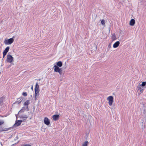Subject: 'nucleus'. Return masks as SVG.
<instances>
[{
	"label": "nucleus",
	"instance_id": "2f4dec72",
	"mask_svg": "<svg viewBox=\"0 0 146 146\" xmlns=\"http://www.w3.org/2000/svg\"><path fill=\"white\" fill-rule=\"evenodd\" d=\"M66 68V67H65V68H64V69H65Z\"/></svg>",
	"mask_w": 146,
	"mask_h": 146
},
{
	"label": "nucleus",
	"instance_id": "c756f323",
	"mask_svg": "<svg viewBox=\"0 0 146 146\" xmlns=\"http://www.w3.org/2000/svg\"><path fill=\"white\" fill-rule=\"evenodd\" d=\"M31 89L33 90V86H32L31 88Z\"/></svg>",
	"mask_w": 146,
	"mask_h": 146
},
{
	"label": "nucleus",
	"instance_id": "c85d7f7f",
	"mask_svg": "<svg viewBox=\"0 0 146 146\" xmlns=\"http://www.w3.org/2000/svg\"><path fill=\"white\" fill-rule=\"evenodd\" d=\"M26 109H27V111H28V110H29V108H28V106H27V107H26Z\"/></svg>",
	"mask_w": 146,
	"mask_h": 146
},
{
	"label": "nucleus",
	"instance_id": "b1692460",
	"mask_svg": "<svg viewBox=\"0 0 146 146\" xmlns=\"http://www.w3.org/2000/svg\"><path fill=\"white\" fill-rule=\"evenodd\" d=\"M4 123V121H0V125L3 124Z\"/></svg>",
	"mask_w": 146,
	"mask_h": 146
},
{
	"label": "nucleus",
	"instance_id": "20e7f679",
	"mask_svg": "<svg viewBox=\"0 0 146 146\" xmlns=\"http://www.w3.org/2000/svg\"><path fill=\"white\" fill-rule=\"evenodd\" d=\"M113 97L112 96H109L107 98V100L109 101L108 103L110 106H111L113 102Z\"/></svg>",
	"mask_w": 146,
	"mask_h": 146
},
{
	"label": "nucleus",
	"instance_id": "a211bd4d",
	"mask_svg": "<svg viewBox=\"0 0 146 146\" xmlns=\"http://www.w3.org/2000/svg\"><path fill=\"white\" fill-rule=\"evenodd\" d=\"M29 100H27L24 103V105L25 106L26 105H27V106H28V105L29 104Z\"/></svg>",
	"mask_w": 146,
	"mask_h": 146
},
{
	"label": "nucleus",
	"instance_id": "a878e982",
	"mask_svg": "<svg viewBox=\"0 0 146 146\" xmlns=\"http://www.w3.org/2000/svg\"><path fill=\"white\" fill-rule=\"evenodd\" d=\"M8 130V129H4V130H2V131H7Z\"/></svg>",
	"mask_w": 146,
	"mask_h": 146
},
{
	"label": "nucleus",
	"instance_id": "5701e85b",
	"mask_svg": "<svg viewBox=\"0 0 146 146\" xmlns=\"http://www.w3.org/2000/svg\"><path fill=\"white\" fill-rule=\"evenodd\" d=\"M25 111L24 110H23L22 109H21L19 111V112H18V114H19V113H23V112H24V111Z\"/></svg>",
	"mask_w": 146,
	"mask_h": 146
},
{
	"label": "nucleus",
	"instance_id": "6e6552de",
	"mask_svg": "<svg viewBox=\"0 0 146 146\" xmlns=\"http://www.w3.org/2000/svg\"><path fill=\"white\" fill-rule=\"evenodd\" d=\"M59 115L58 114L54 115L52 116L53 119L54 121H57L59 118Z\"/></svg>",
	"mask_w": 146,
	"mask_h": 146
},
{
	"label": "nucleus",
	"instance_id": "dca6fc26",
	"mask_svg": "<svg viewBox=\"0 0 146 146\" xmlns=\"http://www.w3.org/2000/svg\"><path fill=\"white\" fill-rule=\"evenodd\" d=\"M88 142L87 141H86L84 143H83L82 144V146H88Z\"/></svg>",
	"mask_w": 146,
	"mask_h": 146
},
{
	"label": "nucleus",
	"instance_id": "cd10ccee",
	"mask_svg": "<svg viewBox=\"0 0 146 146\" xmlns=\"http://www.w3.org/2000/svg\"><path fill=\"white\" fill-rule=\"evenodd\" d=\"M6 54L3 53V58H4L5 56L6 55Z\"/></svg>",
	"mask_w": 146,
	"mask_h": 146
},
{
	"label": "nucleus",
	"instance_id": "9b49d317",
	"mask_svg": "<svg viewBox=\"0 0 146 146\" xmlns=\"http://www.w3.org/2000/svg\"><path fill=\"white\" fill-rule=\"evenodd\" d=\"M20 117L21 118H24V120H25L28 118V117L26 115L23 114L20 115ZM23 121H24V120Z\"/></svg>",
	"mask_w": 146,
	"mask_h": 146
},
{
	"label": "nucleus",
	"instance_id": "6ab92c4d",
	"mask_svg": "<svg viewBox=\"0 0 146 146\" xmlns=\"http://www.w3.org/2000/svg\"><path fill=\"white\" fill-rule=\"evenodd\" d=\"M35 89H39V86L37 82L36 83Z\"/></svg>",
	"mask_w": 146,
	"mask_h": 146
},
{
	"label": "nucleus",
	"instance_id": "0eeeda50",
	"mask_svg": "<svg viewBox=\"0 0 146 146\" xmlns=\"http://www.w3.org/2000/svg\"><path fill=\"white\" fill-rule=\"evenodd\" d=\"M23 121L22 120H19L16 121L15 123L14 124V125L15 126H19L21 123V122Z\"/></svg>",
	"mask_w": 146,
	"mask_h": 146
},
{
	"label": "nucleus",
	"instance_id": "423d86ee",
	"mask_svg": "<svg viewBox=\"0 0 146 146\" xmlns=\"http://www.w3.org/2000/svg\"><path fill=\"white\" fill-rule=\"evenodd\" d=\"M44 123L47 125H48L50 124V121L47 117H45L44 118Z\"/></svg>",
	"mask_w": 146,
	"mask_h": 146
},
{
	"label": "nucleus",
	"instance_id": "aec40b11",
	"mask_svg": "<svg viewBox=\"0 0 146 146\" xmlns=\"http://www.w3.org/2000/svg\"><path fill=\"white\" fill-rule=\"evenodd\" d=\"M101 23L103 25H104L105 24V21L103 19L101 21Z\"/></svg>",
	"mask_w": 146,
	"mask_h": 146
},
{
	"label": "nucleus",
	"instance_id": "7ed1b4c3",
	"mask_svg": "<svg viewBox=\"0 0 146 146\" xmlns=\"http://www.w3.org/2000/svg\"><path fill=\"white\" fill-rule=\"evenodd\" d=\"M14 39L11 38L7 40H5L4 41V43L6 45L10 44L14 41Z\"/></svg>",
	"mask_w": 146,
	"mask_h": 146
},
{
	"label": "nucleus",
	"instance_id": "4468645a",
	"mask_svg": "<svg viewBox=\"0 0 146 146\" xmlns=\"http://www.w3.org/2000/svg\"><path fill=\"white\" fill-rule=\"evenodd\" d=\"M9 46L7 47L5 49V50H4L3 53H5V54H7V52H8L9 49Z\"/></svg>",
	"mask_w": 146,
	"mask_h": 146
},
{
	"label": "nucleus",
	"instance_id": "393cba45",
	"mask_svg": "<svg viewBox=\"0 0 146 146\" xmlns=\"http://www.w3.org/2000/svg\"><path fill=\"white\" fill-rule=\"evenodd\" d=\"M3 101V98H0V104Z\"/></svg>",
	"mask_w": 146,
	"mask_h": 146
},
{
	"label": "nucleus",
	"instance_id": "9d476101",
	"mask_svg": "<svg viewBox=\"0 0 146 146\" xmlns=\"http://www.w3.org/2000/svg\"><path fill=\"white\" fill-rule=\"evenodd\" d=\"M120 44V42L119 41H117L115 43L113 44V47L114 48H116Z\"/></svg>",
	"mask_w": 146,
	"mask_h": 146
},
{
	"label": "nucleus",
	"instance_id": "7c9ffc66",
	"mask_svg": "<svg viewBox=\"0 0 146 146\" xmlns=\"http://www.w3.org/2000/svg\"><path fill=\"white\" fill-rule=\"evenodd\" d=\"M18 138V137H16L15 139H17Z\"/></svg>",
	"mask_w": 146,
	"mask_h": 146
},
{
	"label": "nucleus",
	"instance_id": "39448f33",
	"mask_svg": "<svg viewBox=\"0 0 146 146\" xmlns=\"http://www.w3.org/2000/svg\"><path fill=\"white\" fill-rule=\"evenodd\" d=\"M13 58L11 55L8 54L7 55V57L6 60L7 62L11 63L13 60Z\"/></svg>",
	"mask_w": 146,
	"mask_h": 146
},
{
	"label": "nucleus",
	"instance_id": "412c9836",
	"mask_svg": "<svg viewBox=\"0 0 146 146\" xmlns=\"http://www.w3.org/2000/svg\"><path fill=\"white\" fill-rule=\"evenodd\" d=\"M22 95L25 96H27V93L26 92H23L22 93Z\"/></svg>",
	"mask_w": 146,
	"mask_h": 146
},
{
	"label": "nucleus",
	"instance_id": "bb28decb",
	"mask_svg": "<svg viewBox=\"0 0 146 146\" xmlns=\"http://www.w3.org/2000/svg\"><path fill=\"white\" fill-rule=\"evenodd\" d=\"M22 109L23 110H24L25 111V110H26V109H25V108L24 107H23L22 108Z\"/></svg>",
	"mask_w": 146,
	"mask_h": 146
},
{
	"label": "nucleus",
	"instance_id": "f257e3e1",
	"mask_svg": "<svg viewBox=\"0 0 146 146\" xmlns=\"http://www.w3.org/2000/svg\"><path fill=\"white\" fill-rule=\"evenodd\" d=\"M146 85V82H143L141 84L139 83V84L138 86L137 87V90L140 91V92L142 93L143 89L145 88Z\"/></svg>",
	"mask_w": 146,
	"mask_h": 146
},
{
	"label": "nucleus",
	"instance_id": "2eb2a0df",
	"mask_svg": "<svg viewBox=\"0 0 146 146\" xmlns=\"http://www.w3.org/2000/svg\"><path fill=\"white\" fill-rule=\"evenodd\" d=\"M111 38V39L113 41L115 40L116 39V36L115 34L114 33L112 34Z\"/></svg>",
	"mask_w": 146,
	"mask_h": 146
},
{
	"label": "nucleus",
	"instance_id": "f3484780",
	"mask_svg": "<svg viewBox=\"0 0 146 146\" xmlns=\"http://www.w3.org/2000/svg\"><path fill=\"white\" fill-rule=\"evenodd\" d=\"M18 100V101L16 102H15V103L17 104H19V103H20L22 101V100L21 98H19L18 99V100Z\"/></svg>",
	"mask_w": 146,
	"mask_h": 146
},
{
	"label": "nucleus",
	"instance_id": "ddd939ff",
	"mask_svg": "<svg viewBox=\"0 0 146 146\" xmlns=\"http://www.w3.org/2000/svg\"><path fill=\"white\" fill-rule=\"evenodd\" d=\"M62 65V63L61 61H59L56 63V66L58 67H61Z\"/></svg>",
	"mask_w": 146,
	"mask_h": 146
},
{
	"label": "nucleus",
	"instance_id": "f8f14e48",
	"mask_svg": "<svg viewBox=\"0 0 146 146\" xmlns=\"http://www.w3.org/2000/svg\"><path fill=\"white\" fill-rule=\"evenodd\" d=\"M135 20L133 19H132L130 21L129 25L131 26H133L135 24Z\"/></svg>",
	"mask_w": 146,
	"mask_h": 146
},
{
	"label": "nucleus",
	"instance_id": "f03ea898",
	"mask_svg": "<svg viewBox=\"0 0 146 146\" xmlns=\"http://www.w3.org/2000/svg\"><path fill=\"white\" fill-rule=\"evenodd\" d=\"M54 72H58L60 75L62 74V68H60L56 65L54 66Z\"/></svg>",
	"mask_w": 146,
	"mask_h": 146
},
{
	"label": "nucleus",
	"instance_id": "4be33fe9",
	"mask_svg": "<svg viewBox=\"0 0 146 146\" xmlns=\"http://www.w3.org/2000/svg\"><path fill=\"white\" fill-rule=\"evenodd\" d=\"M111 44H109L108 46V50H110V48H111Z\"/></svg>",
	"mask_w": 146,
	"mask_h": 146
},
{
	"label": "nucleus",
	"instance_id": "1a4fd4ad",
	"mask_svg": "<svg viewBox=\"0 0 146 146\" xmlns=\"http://www.w3.org/2000/svg\"><path fill=\"white\" fill-rule=\"evenodd\" d=\"M40 91L39 89H35V99L39 96V93Z\"/></svg>",
	"mask_w": 146,
	"mask_h": 146
}]
</instances>
